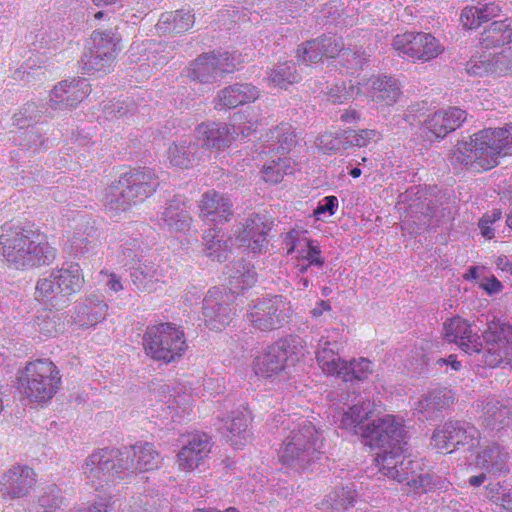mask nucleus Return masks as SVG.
Masks as SVG:
<instances>
[{
  "label": "nucleus",
  "instance_id": "f257e3e1",
  "mask_svg": "<svg viewBox=\"0 0 512 512\" xmlns=\"http://www.w3.org/2000/svg\"><path fill=\"white\" fill-rule=\"evenodd\" d=\"M161 462L153 444L138 442L132 446L103 448L89 455L83 465L88 484L96 491L109 490L122 481L130 480L136 471L154 470Z\"/></svg>",
  "mask_w": 512,
  "mask_h": 512
},
{
  "label": "nucleus",
  "instance_id": "f03ea898",
  "mask_svg": "<svg viewBox=\"0 0 512 512\" xmlns=\"http://www.w3.org/2000/svg\"><path fill=\"white\" fill-rule=\"evenodd\" d=\"M444 339L455 343L473 361L483 367H512V325L493 318L481 337L472 331L471 325L461 317H453L443 325Z\"/></svg>",
  "mask_w": 512,
  "mask_h": 512
},
{
  "label": "nucleus",
  "instance_id": "7ed1b4c3",
  "mask_svg": "<svg viewBox=\"0 0 512 512\" xmlns=\"http://www.w3.org/2000/svg\"><path fill=\"white\" fill-rule=\"evenodd\" d=\"M372 413V403L368 399H360L342 414L339 427L360 435L370 447L381 449L377 455L379 471L384 475V459L388 456L407 457L406 431L403 423L394 415H385L370 422H366Z\"/></svg>",
  "mask_w": 512,
  "mask_h": 512
},
{
  "label": "nucleus",
  "instance_id": "20e7f679",
  "mask_svg": "<svg viewBox=\"0 0 512 512\" xmlns=\"http://www.w3.org/2000/svg\"><path fill=\"white\" fill-rule=\"evenodd\" d=\"M512 154L511 130H478L469 140L458 142L452 160L472 172L498 165L500 155Z\"/></svg>",
  "mask_w": 512,
  "mask_h": 512
},
{
  "label": "nucleus",
  "instance_id": "39448f33",
  "mask_svg": "<svg viewBox=\"0 0 512 512\" xmlns=\"http://www.w3.org/2000/svg\"><path fill=\"white\" fill-rule=\"evenodd\" d=\"M158 185L157 176L151 168L130 169L107 189L105 209L113 215L124 212L151 196Z\"/></svg>",
  "mask_w": 512,
  "mask_h": 512
},
{
  "label": "nucleus",
  "instance_id": "423d86ee",
  "mask_svg": "<svg viewBox=\"0 0 512 512\" xmlns=\"http://www.w3.org/2000/svg\"><path fill=\"white\" fill-rule=\"evenodd\" d=\"M323 438L312 422L300 419L293 423L290 434L285 438L279 452L281 463L296 471L310 469L320 459Z\"/></svg>",
  "mask_w": 512,
  "mask_h": 512
},
{
  "label": "nucleus",
  "instance_id": "0eeeda50",
  "mask_svg": "<svg viewBox=\"0 0 512 512\" xmlns=\"http://www.w3.org/2000/svg\"><path fill=\"white\" fill-rule=\"evenodd\" d=\"M84 284V276L78 263L51 270L36 285V299L60 310L70 302V296L78 293Z\"/></svg>",
  "mask_w": 512,
  "mask_h": 512
},
{
  "label": "nucleus",
  "instance_id": "6e6552de",
  "mask_svg": "<svg viewBox=\"0 0 512 512\" xmlns=\"http://www.w3.org/2000/svg\"><path fill=\"white\" fill-rule=\"evenodd\" d=\"M384 476L399 483L406 481L407 485L415 493L447 492L452 483L444 476L433 472H424L419 461L408 457L388 456L384 459Z\"/></svg>",
  "mask_w": 512,
  "mask_h": 512
},
{
  "label": "nucleus",
  "instance_id": "1a4fd4ad",
  "mask_svg": "<svg viewBox=\"0 0 512 512\" xmlns=\"http://www.w3.org/2000/svg\"><path fill=\"white\" fill-rule=\"evenodd\" d=\"M19 388L33 403H46L59 390L61 375L57 366L49 359L29 362L18 376Z\"/></svg>",
  "mask_w": 512,
  "mask_h": 512
},
{
  "label": "nucleus",
  "instance_id": "9d476101",
  "mask_svg": "<svg viewBox=\"0 0 512 512\" xmlns=\"http://www.w3.org/2000/svg\"><path fill=\"white\" fill-rule=\"evenodd\" d=\"M233 139L229 130H197L194 141L173 144L168 150V158L173 166L189 169L198 163L205 152L229 147Z\"/></svg>",
  "mask_w": 512,
  "mask_h": 512
},
{
  "label": "nucleus",
  "instance_id": "9b49d317",
  "mask_svg": "<svg viewBox=\"0 0 512 512\" xmlns=\"http://www.w3.org/2000/svg\"><path fill=\"white\" fill-rule=\"evenodd\" d=\"M147 356L165 364L175 362L187 348L184 332L172 323L148 326L143 335Z\"/></svg>",
  "mask_w": 512,
  "mask_h": 512
},
{
  "label": "nucleus",
  "instance_id": "f8f14e48",
  "mask_svg": "<svg viewBox=\"0 0 512 512\" xmlns=\"http://www.w3.org/2000/svg\"><path fill=\"white\" fill-rule=\"evenodd\" d=\"M119 38L112 29L93 31L81 57L82 70L86 74L108 73L117 56Z\"/></svg>",
  "mask_w": 512,
  "mask_h": 512
},
{
  "label": "nucleus",
  "instance_id": "ddd939ff",
  "mask_svg": "<svg viewBox=\"0 0 512 512\" xmlns=\"http://www.w3.org/2000/svg\"><path fill=\"white\" fill-rule=\"evenodd\" d=\"M289 300L282 295L257 299L247 313L251 325L260 331H272L287 324L292 317Z\"/></svg>",
  "mask_w": 512,
  "mask_h": 512
},
{
  "label": "nucleus",
  "instance_id": "4468645a",
  "mask_svg": "<svg viewBox=\"0 0 512 512\" xmlns=\"http://www.w3.org/2000/svg\"><path fill=\"white\" fill-rule=\"evenodd\" d=\"M431 440L433 446L442 453H452L459 447L471 451L479 446L480 433L466 421L448 420L434 430Z\"/></svg>",
  "mask_w": 512,
  "mask_h": 512
},
{
  "label": "nucleus",
  "instance_id": "2eb2a0df",
  "mask_svg": "<svg viewBox=\"0 0 512 512\" xmlns=\"http://www.w3.org/2000/svg\"><path fill=\"white\" fill-rule=\"evenodd\" d=\"M392 46L398 55L412 61H429L442 52V46L430 33L408 31L397 34Z\"/></svg>",
  "mask_w": 512,
  "mask_h": 512
},
{
  "label": "nucleus",
  "instance_id": "dca6fc26",
  "mask_svg": "<svg viewBox=\"0 0 512 512\" xmlns=\"http://www.w3.org/2000/svg\"><path fill=\"white\" fill-rule=\"evenodd\" d=\"M235 60V56L227 51L204 53L190 64L187 76L203 84L213 83L235 69Z\"/></svg>",
  "mask_w": 512,
  "mask_h": 512
},
{
  "label": "nucleus",
  "instance_id": "f3484780",
  "mask_svg": "<svg viewBox=\"0 0 512 512\" xmlns=\"http://www.w3.org/2000/svg\"><path fill=\"white\" fill-rule=\"evenodd\" d=\"M21 255L16 261V269L50 264L56 256L51 247L38 231L30 227L19 226Z\"/></svg>",
  "mask_w": 512,
  "mask_h": 512
},
{
  "label": "nucleus",
  "instance_id": "a211bd4d",
  "mask_svg": "<svg viewBox=\"0 0 512 512\" xmlns=\"http://www.w3.org/2000/svg\"><path fill=\"white\" fill-rule=\"evenodd\" d=\"M273 225L274 220L269 214L254 213L246 219L236 240L240 246L250 249L253 253H262L268 247V234Z\"/></svg>",
  "mask_w": 512,
  "mask_h": 512
},
{
  "label": "nucleus",
  "instance_id": "6ab92c4d",
  "mask_svg": "<svg viewBox=\"0 0 512 512\" xmlns=\"http://www.w3.org/2000/svg\"><path fill=\"white\" fill-rule=\"evenodd\" d=\"M203 320L212 330H220L229 325L235 315V307L219 288H211L203 299Z\"/></svg>",
  "mask_w": 512,
  "mask_h": 512
},
{
  "label": "nucleus",
  "instance_id": "aec40b11",
  "mask_svg": "<svg viewBox=\"0 0 512 512\" xmlns=\"http://www.w3.org/2000/svg\"><path fill=\"white\" fill-rule=\"evenodd\" d=\"M90 93V85L85 79L64 80L51 91L48 106L55 114L77 106Z\"/></svg>",
  "mask_w": 512,
  "mask_h": 512
},
{
  "label": "nucleus",
  "instance_id": "412c9836",
  "mask_svg": "<svg viewBox=\"0 0 512 512\" xmlns=\"http://www.w3.org/2000/svg\"><path fill=\"white\" fill-rule=\"evenodd\" d=\"M36 474L27 465H15L8 469L0 479V496L3 499L26 497L36 484Z\"/></svg>",
  "mask_w": 512,
  "mask_h": 512
},
{
  "label": "nucleus",
  "instance_id": "4be33fe9",
  "mask_svg": "<svg viewBox=\"0 0 512 512\" xmlns=\"http://www.w3.org/2000/svg\"><path fill=\"white\" fill-rule=\"evenodd\" d=\"M292 339H280L254 361L255 374L263 378H272L282 372L285 363L292 354Z\"/></svg>",
  "mask_w": 512,
  "mask_h": 512
},
{
  "label": "nucleus",
  "instance_id": "5701e85b",
  "mask_svg": "<svg viewBox=\"0 0 512 512\" xmlns=\"http://www.w3.org/2000/svg\"><path fill=\"white\" fill-rule=\"evenodd\" d=\"M211 440V437L205 432L189 434L177 454L179 468L185 471L197 468L211 452Z\"/></svg>",
  "mask_w": 512,
  "mask_h": 512
},
{
  "label": "nucleus",
  "instance_id": "b1692460",
  "mask_svg": "<svg viewBox=\"0 0 512 512\" xmlns=\"http://www.w3.org/2000/svg\"><path fill=\"white\" fill-rule=\"evenodd\" d=\"M198 207L200 218L215 224L227 222L233 215L230 198L215 190L205 192L199 200Z\"/></svg>",
  "mask_w": 512,
  "mask_h": 512
},
{
  "label": "nucleus",
  "instance_id": "393cba45",
  "mask_svg": "<svg viewBox=\"0 0 512 512\" xmlns=\"http://www.w3.org/2000/svg\"><path fill=\"white\" fill-rule=\"evenodd\" d=\"M108 305L102 295L91 293L75 306L73 322L79 327L95 326L105 319Z\"/></svg>",
  "mask_w": 512,
  "mask_h": 512
},
{
  "label": "nucleus",
  "instance_id": "a878e982",
  "mask_svg": "<svg viewBox=\"0 0 512 512\" xmlns=\"http://www.w3.org/2000/svg\"><path fill=\"white\" fill-rule=\"evenodd\" d=\"M455 401L454 393L447 388L429 391L416 404V410L426 420H435L442 417L444 410Z\"/></svg>",
  "mask_w": 512,
  "mask_h": 512
},
{
  "label": "nucleus",
  "instance_id": "bb28decb",
  "mask_svg": "<svg viewBox=\"0 0 512 512\" xmlns=\"http://www.w3.org/2000/svg\"><path fill=\"white\" fill-rule=\"evenodd\" d=\"M509 453L497 444H492L481 450L475 459V465L480 470L498 477L509 472Z\"/></svg>",
  "mask_w": 512,
  "mask_h": 512
},
{
  "label": "nucleus",
  "instance_id": "cd10ccee",
  "mask_svg": "<svg viewBox=\"0 0 512 512\" xmlns=\"http://www.w3.org/2000/svg\"><path fill=\"white\" fill-rule=\"evenodd\" d=\"M160 220V225L169 231L180 232L189 229L192 218L185 198L180 195L174 196L167 203Z\"/></svg>",
  "mask_w": 512,
  "mask_h": 512
},
{
  "label": "nucleus",
  "instance_id": "c85d7f7f",
  "mask_svg": "<svg viewBox=\"0 0 512 512\" xmlns=\"http://www.w3.org/2000/svg\"><path fill=\"white\" fill-rule=\"evenodd\" d=\"M259 96V90L250 83L230 85L218 92L215 99V108H235L239 105L252 102Z\"/></svg>",
  "mask_w": 512,
  "mask_h": 512
},
{
  "label": "nucleus",
  "instance_id": "c756f323",
  "mask_svg": "<svg viewBox=\"0 0 512 512\" xmlns=\"http://www.w3.org/2000/svg\"><path fill=\"white\" fill-rule=\"evenodd\" d=\"M502 13L501 3L498 1H490L479 3L476 6H466L460 14V22L466 29H477L483 23H486Z\"/></svg>",
  "mask_w": 512,
  "mask_h": 512
},
{
  "label": "nucleus",
  "instance_id": "7c9ffc66",
  "mask_svg": "<svg viewBox=\"0 0 512 512\" xmlns=\"http://www.w3.org/2000/svg\"><path fill=\"white\" fill-rule=\"evenodd\" d=\"M97 246V229L87 221L77 226L69 239L70 252L77 256H88Z\"/></svg>",
  "mask_w": 512,
  "mask_h": 512
},
{
  "label": "nucleus",
  "instance_id": "2f4dec72",
  "mask_svg": "<svg viewBox=\"0 0 512 512\" xmlns=\"http://www.w3.org/2000/svg\"><path fill=\"white\" fill-rule=\"evenodd\" d=\"M512 42V18L492 22L480 37L484 49L501 47Z\"/></svg>",
  "mask_w": 512,
  "mask_h": 512
},
{
  "label": "nucleus",
  "instance_id": "473e14b6",
  "mask_svg": "<svg viewBox=\"0 0 512 512\" xmlns=\"http://www.w3.org/2000/svg\"><path fill=\"white\" fill-rule=\"evenodd\" d=\"M250 420L251 411L248 408L243 406L242 409L233 411L230 420L224 426L227 431V442L236 448L243 445L249 436L247 428Z\"/></svg>",
  "mask_w": 512,
  "mask_h": 512
},
{
  "label": "nucleus",
  "instance_id": "72a5a7b5",
  "mask_svg": "<svg viewBox=\"0 0 512 512\" xmlns=\"http://www.w3.org/2000/svg\"><path fill=\"white\" fill-rule=\"evenodd\" d=\"M194 24V15L189 10H176L162 13L156 28L163 34H181Z\"/></svg>",
  "mask_w": 512,
  "mask_h": 512
},
{
  "label": "nucleus",
  "instance_id": "f704fd0d",
  "mask_svg": "<svg viewBox=\"0 0 512 512\" xmlns=\"http://www.w3.org/2000/svg\"><path fill=\"white\" fill-rule=\"evenodd\" d=\"M400 94V84L394 77L381 75L372 79L371 97L374 102L390 106L397 102Z\"/></svg>",
  "mask_w": 512,
  "mask_h": 512
},
{
  "label": "nucleus",
  "instance_id": "c9c22d12",
  "mask_svg": "<svg viewBox=\"0 0 512 512\" xmlns=\"http://www.w3.org/2000/svg\"><path fill=\"white\" fill-rule=\"evenodd\" d=\"M316 360L324 374L336 377H338V372L341 371L344 362L337 354V343H331L324 339H320L318 343Z\"/></svg>",
  "mask_w": 512,
  "mask_h": 512
},
{
  "label": "nucleus",
  "instance_id": "e433bc0d",
  "mask_svg": "<svg viewBox=\"0 0 512 512\" xmlns=\"http://www.w3.org/2000/svg\"><path fill=\"white\" fill-rule=\"evenodd\" d=\"M55 114L48 105L42 106V109L33 103H26L18 113L13 116V125L18 128H30L36 124H47L48 118H54Z\"/></svg>",
  "mask_w": 512,
  "mask_h": 512
},
{
  "label": "nucleus",
  "instance_id": "4c0bfd02",
  "mask_svg": "<svg viewBox=\"0 0 512 512\" xmlns=\"http://www.w3.org/2000/svg\"><path fill=\"white\" fill-rule=\"evenodd\" d=\"M482 410L483 422L492 430L502 428L512 415V407L509 400L503 402L497 399H488L484 403Z\"/></svg>",
  "mask_w": 512,
  "mask_h": 512
},
{
  "label": "nucleus",
  "instance_id": "58836bf2",
  "mask_svg": "<svg viewBox=\"0 0 512 512\" xmlns=\"http://www.w3.org/2000/svg\"><path fill=\"white\" fill-rule=\"evenodd\" d=\"M220 233L221 232L216 230V228L206 230L203 235V245L207 257L218 262H223L228 259L231 248L228 241L224 240L223 235Z\"/></svg>",
  "mask_w": 512,
  "mask_h": 512
},
{
  "label": "nucleus",
  "instance_id": "ea45409f",
  "mask_svg": "<svg viewBox=\"0 0 512 512\" xmlns=\"http://www.w3.org/2000/svg\"><path fill=\"white\" fill-rule=\"evenodd\" d=\"M373 363L367 358L352 359L342 363L341 371L338 372V378L344 382H362L373 373Z\"/></svg>",
  "mask_w": 512,
  "mask_h": 512
},
{
  "label": "nucleus",
  "instance_id": "a19ab883",
  "mask_svg": "<svg viewBox=\"0 0 512 512\" xmlns=\"http://www.w3.org/2000/svg\"><path fill=\"white\" fill-rule=\"evenodd\" d=\"M466 119V111L458 107H448L436 111L425 123L428 125L426 128H460Z\"/></svg>",
  "mask_w": 512,
  "mask_h": 512
},
{
  "label": "nucleus",
  "instance_id": "79ce46f5",
  "mask_svg": "<svg viewBox=\"0 0 512 512\" xmlns=\"http://www.w3.org/2000/svg\"><path fill=\"white\" fill-rule=\"evenodd\" d=\"M356 501L354 486L336 488L327 495L322 503V508L331 512H345Z\"/></svg>",
  "mask_w": 512,
  "mask_h": 512
},
{
  "label": "nucleus",
  "instance_id": "37998d69",
  "mask_svg": "<svg viewBox=\"0 0 512 512\" xmlns=\"http://www.w3.org/2000/svg\"><path fill=\"white\" fill-rule=\"evenodd\" d=\"M257 281V274L249 264L236 263L230 269L228 284L233 293L252 287Z\"/></svg>",
  "mask_w": 512,
  "mask_h": 512
},
{
  "label": "nucleus",
  "instance_id": "c03bdc74",
  "mask_svg": "<svg viewBox=\"0 0 512 512\" xmlns=\"http://www.w3.org/2000/svg\"><path fill=\"white\" fill-rule=\"evenodd\" d=\"M19 226L5 228L0 236V253L5 260L16 268V261L21 255Z\"/></svg>",
  "mask_w": 512,
  "mask_h": 512
},
{
  "label": "nucleus",
  "instance_id": "a18cd8bd",
  "mask_svg": "<svg viewBox=\"0 0 512 512\" xmlns=\"http://www.w3.org/2000/svg\"><path fill=\"white\" fill-rule=\"evenodd\" d=\"M131 280L140 291L152 292L158 282L157 269L154 264L139 262L130 268Z\"/></svg>",
  "mask_w": 512,
  "mask_h": 512
},
{
  "label": "nucleus",
  "instance_id": "49530a36",
  "mask_svg": "<svg viewBox=\"0 0 512 512\" xmlns=\"http://www.w3.org/2000/svg\"><path fill=\"white\" fill-rule=\"evenodd\" d=\"M63 502L61 489L55 484H49L41 490L35 512H56Z\"/></svg>",
  "mask_w": 512,
  "mask_h": 512
},
{
  "label": "nucleus",
  "instance_id": "de8ad7c7",
  "mask_svg": "<svg viewBox=\"0 0 512 512\" xmlns=\"http://www.w3.org/2000/svg\"><path fill=\"white\" fill-rule=\"evenodd\" d=\"M268 79L274 86L287 88L288 85L299 82L301 77L297 73L294 63L285 62L272 68Z\"/></svg>",
  "mask_w": 512,
  "mask_h": 512
},
{
  "label": "nucleus",
  "instance_id": "09e8293b",
  "mask_svg": "<svg viewBox=\"0 0 512 512\" xmlns=\"http://www.w3.org/2000/svg\"><path fill=\"white\" fill-rule=\"evenodd\" d=\"M168 508V501L157 496L141 494L133 497L124 512H160Z\"/></svg>",
  "mask_w": 512,
  "mask_h": 512
},
{
  "label": "nucleus",
  "instance_id": "8fccbe9b",
  "mask_svg": "<svg viewBox=\"0 0 512 512\" xmlns=\"http://www.w3.org/2000/svg\"><path fill=\"white\" fill-rule=\"evenodd\" d=\"M138 107L131 99L117 100L103 109L104 117L109 122H116L120 119L126 120L133 117Z\"/></svg>",
  "mask_w": 512,
  "mask_h": 512
},
{
  "label": "nucleus",
  "instance_id": "3c124183",
  "mask_svg": "<svg viewBox=\"0 0 512 512\" xmlns=\"http://www.w3.org/2000/svg\"><path fill=\"white\" fill-rule=\"evenodd\" d=\"M262 173L265 181L277 184L282 181L284 175L292 173L291 161L289 158L272 160L263 166Z\"/></svg>",
  "mask_w": 512,
  "mask_h": 512
},
{
  "label": "nucleus",
  "instance_id": "603ef678",
  "mask_svg": "<svg viewBox=\"0 0 512 512\" xmlns=\"http://www.w3.org/2000/svg\"><path fill=\"white\" fill-rule=\"evenodd\" d=\"M36 328L45 336H55L64 330L65 324L57 312H47L37 316Z\"/></svg>",
  "mask_w": 512,
  "mask_h": 512
},
{
  "label": "nucleus",
  "instance_id": "864d4df0",
  "mask_svg": "<svg viewBox=\"0 0 512 512\" xmlns=\"http://www.w3.org/2000/svg\"><path fill=\"white\" fill-rule=\"evenodd\" d=\"M142 250L138 239H128L120 245L118 251V262L123 266L131 268L140 262Z\"/></svg>",
  "mask_w": 512,
  "mask_h": 512
},
{
  "label": "nucleus",
  "instance_id": "5fc2aeb1",
  "mask_svg": "<svg viewBox=\"0 0 512 512\" xmlns=\"http://www.w3.org/2000/svg\"><path fill=\"white\" fill-rule=\"evenodd\" d=\"M466 72L472 76H484L486 74H493L492 53H482L480 55H473L466 63Z\"/></svg>",
  "mask_w": 512,
  "mask_h": 512
},
{
  "label": "nucleus",
  "instance_id": "6e6d98bb",
  "mask_svg": "<svg viewBox=\"0 0 512 512\" xmlns=\"http://www.w3.org/2000/svg\"><path fill=\"white\" fill-rule=\"evenodd\" d=\"M315 144L325 154L336 152L343 148V134H336L331 130H325L317 136Z\"/></svg>",
  "mask_w": 512,
  "mask_h": 512
},
{
  "label": "nucleus",
  "instance_id": "4d7b16f0",
  "mask_svg": "<svg viewBox=\"0 0 512 512\" xmlns=\"http://www.w3.org/2000/svg\"><path fill=\"white\" fill-rule=\"evenodd\" d=\"M298 60L308 65L318 63L323 59L318 39H313L303 43L297 50Z\"/></svg>",
  "mask_w": 512,
  "mask_h": 512
},
{
  "label": "nucleus",
  "instance_id": "13d9d810",
  "mask_svg": "<svg viewBox=\"0 0 512 512\" xmlns=\"http://www.w3.org/2000/svg\"><path fill=\"white\" fill-rule=\"evenodd\" d=\"M318 39L323 57L335 58L344 50L343 39L334 34L323 35Z\"/></svg>",
  "mask_w": 512,
  "mask_h": 512
},
{
  "label": "nucleus",
  "instance_id": "bf43d9fd",
  "mask_svg": "<svg viewBox=\"0 0 512 512\" xmlns=\"http://www.w3.org/2000/svg\"><path fill=\"white\" fill-rule=\"evenodd\" d=\"M493 74L505 75L511 72L510 47L500 53L492 54Z\"/></svg>",
  "mask_w": 512,
  "mask_h": 512
},
{
  "label": "nucleus",
  "instance_id": "052dcab7",
  "mask_svg": "<svg viewBox=\"0 0 512 512\" xmlns=\"http://www.w3.org/2000/svg\"><path fill=\"white\" fill-rule=\"evenodd\" d=\"M102 490L107 494V497L99 498V500L95 501L93 505L72 509L70 512H110L112 494L110 489Z\"/></svg>",
  "mask_w": 512,
  "mask_h": 512
},
{
  "label": "nucleus",
  "instance_id": "680f3d73",
  "mask_svg": "<svg viewBox=\"0 0 512 512\" xmlns=\"http://www.w3.org/2000/svg\"><path fill=\"white\" fill-rule=\"evenodd\" d=\"M368 131H370L374 135L375 130H360L361 133H365L368 135ZM351 132H356V130H344L343 133V148L348 149L353 146L362 147L366 145V139L363 134H354L350 135Z\"/></svg>",
  "mask_w": 512,
  "mask_h": 512
},
{
  "label": "nucleus",
  "instance_id": "e2e57ef3",
  "mask_svg": "<svg viewBox=\"0 0 512 512\" xmlns=\"http://www.w3.org/2000/svg\"><path fill=\"white\" fill-rule=\"evenodd\" d=\"M338 208V199L336 196H326L319 203L314 213L316 215L328 213L333 215Z\"/></svg>",
  "mask_w": 512,
  "mask_h": 512
},
{
  "label": "nucleus",
  "instance_id": "0e129e2a",
  "mask_svg": "<svg viewBox=\"0 0 512 512\" xmlns=\"http://www.w3.org/2000/svg\"><path fill=\"white\" fill-rule=\"evenodd\" d=\"M303 260L312 264L313 266L321 267L324 264V259L321 257V251L318 246H314L312 241L307 243L306 254L303 255Z\"/></svg>",
  "mask_w": 512,
  "mask_h": 512
},
{
  "label": "nucleus",
  "instance_id": "69168bd1",
  "mask_svg": "<svg viewBox=\"0 0 512 512\" xmlns=\"http://www.w3.org/2000/svg\"><path fill=\"white\" fill-rule=\"evenodd\" d=\"M279 146L277 147V151L281 154L287 153L292 146L296 144V134L294 130H290L286 133H283L278 140Z\"/></svg>",
  "mask_w": 512,
  "mask_h": 512
},
{
  "label": "nucleus",
  "instance_id": "338daca9",
  "mask_svg": "<svg viewBox=\"0 0 512 512\" xmlns=\"http://www.w3.org/2000/svg\"><path fill=\"white\" fill-rule=\"evenodd\" d=\"M478 228L480 230V234L485 239H492L495 236L496 226L490 223L488 217H482L478 222Z\"/></svg>",
  "mask_w": 512,
  "mask_h": 512
},
{
  "label": "nucleus",
  "instance_id": "774afa93",
  "mask_svg": "<svg viewBox=\"0 0 512 512\" xmlns=\"http://www.w3.org/2000/svg\"><path fill=\"white\" fill-rule=\"evenodd\" d=\"M480 286L489 295L500 292L503 287L502 283L495 276L487 278Z\"/></svg>",
  "mask_w": 512,
  "mask_h": 512
}]
</instances>
